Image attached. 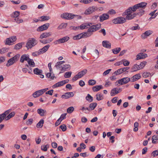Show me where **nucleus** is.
I'll use <instances>...</instances> for the list:
<instances>
[{
	"mask_svg": "<svg viewBox=\"0 0 158 158\" xmlns=\"http://www.w3.org/2000/svg\"><path fill=\"white\" fill-rule=\"evenodd\" d=\"M147 4L146 2H141L129 7L124 12L126 15L125 18L126 20H131L137 15L140 17L142 16L144 14V9Z\"/></svg>",
	"mask_w": 158,
	"mask_h": 158,
	"instance_id": "obj_1",
	"label": "nucleus"
},
{
	"mask_svg": "<svg viewBox=\"0 0 158 158\" xmlns=\"http://www.w3.org/2000/svg\"><path fill=\"white\" fill-rule=\"evenodd\" d=\"M61 17L62 18L69 20L75 17H76L78 19H80L81 18V16H80L76 15L73 14L68 13L62 14L61 15Z\"/></svg>",
	"mask_w": 158,
	"mask_h": 158,
	"instance_id": "obj_2",
	"label": "nucleus"
},
{
	"mask_svg": "<svg viewBox=\"0 0 158 158\" xmlns=\"http://www.w3.org/2000/svg\"><path fill=\"white\" fill-rule=\"evenodd\" d=\"M20 56V55L19 54H17L13 57L10 58L8 60L6 66L7 67H9L13 64L14 63L17 61Z\"/></svg>",
	"mask_w": 158,
	"mask_h": 158,
	"instance_id": "obj_3",
	"label": "nucleus"
},
{
	"mask_svg": "<svg viewBox=\"0 0 158 158\" xmlns=\"http://www.w3.org/2000/svg\"><path fill=\"white\" fill-rule=\"evenodd\" d=\"M37 44V41L34 38H30L27 42L26 47L27 49L31 48Z\"/></svg>",
	"mask_w": 158,
	"mask_h": 158,
	"instance_id": "obj_4",
	"label": "nucleus"
},
{
	"mask_svg": "<svg viewBox=\"0 0 158 158\" xmlns=\"http://www.w3.org/2000/svg\"><path fill=\"white\" fill-rule=\"evenodd\" d=\"M93 23L92 25L89 26V28L88 29V32L93 33L98 30L101 27V24L100 23H98L95 25H93Z\"/></svg>",
	"mask_w": 158,
	"mask_h": 158,
	"instance_id": "obj_5",
	"label": "nucleus"
},
{
	"mask_svg": "<svg viewBox=\"0 0 158 158\" xmlns=\"http://www.w3.org/2000/svg\"><path fill=\"white\" fill-rule=\"evenodd\" d=\"M126 22L125 18L123 17H118L112 20L113 23L115 24H123Z\"/></svg>",
	"mask_w": 158,
	"mask_h": 158,
	"instance_id": "obj_6",
	"label": "nucleus"
},
{
	"mask_svg": "<svg viewBox=\"0 0 158 158\" xmlns=\"http://www.w3.org/2000/svg\"><path fill=\"white\" fill-rule=\"evenodd\" d=\"M69 38L67 36H65L62 38L54 42L55 44H57L65 43L69 40Z\"/></svg>",
	"mask_w": 158,
	"mask_h": 158,
	"instance_id": "obj_7",
	"label": "nucleus"
},
{
	"mask_svg": "<svg viewBox=\"0 0 158 158\" xmlns=\"http://www.w3.org/2000/svg\"><path fill=\"white\" fill-rule=\"evenodd\" d=\"M16 39V36H11L7 38L6 40L5 44L10 45L12 43L15 42Z\"/></svg>",
	"mask_w": 158,
	"mask_h": 158,
	"instance_id": "obj_8",
	"label": "nucleus"
},
{
	"mask_svg": "<svg viewBox=\"0 0 158 158\" xmlns=\"http://www.w3.org/2000/svg\"><path fill=\"white\" fill-rule=\"evenodd\" d=\"M33 72L35 74L39 75L40 78H43L44 77V75L42 74L43 71L41 69L38 68H35L33 70Z\"/></svg>",
	"mask_w": 158,
	"mask_h": 158,
	"instance_id": "obj_9",
	"label": "nucleus"
},
{
	"mask_svg": "<svg viewBox=\"0 0 158 158\" xmlns=\"http://www.w3.org/2000/svg\"><path fill=\"white\" fill-rule=\"evenodd\" d=\"M130 81V79L128 77L122 78L118 80L119 84L121 85L125 84Z\"/></svg>",
	"mask_w": 158,
	"mask_h": 158,
	"instance_id": "obj_10",
	"label": "nucleus"
},
{
	"mask_svg": "<svg viewBox=\"0 0 158 158\" xmlns=\"http://www.w3.org/2000/svg\"><path fill=\"white\" fill-rule=\"evenodd\" d=\"M49 26V23L45 24L40 27H39L37 29V31H42L47 30Z\"/></svg>",
	"mask_w": 158,
	"mask_h": 158,
	"instance_id": "obj_11",
	"label": "nucleus"
},
{
	"mask_svg": "<svg viewBox=\"0 0 158 158\" xmlns=\"http://www.w3.org/2000/svg\"><path fill=\"white\" fill-rule=\"evenodd\" d=\"M96 10V7L93 6L87 9L85 12L86 15H89L94 12Z\"/></svg>",
	"mask_w": 158,
	"mask_h": 158,
	"instance_id": "obj_12",
	"label": "nucleus"
},
{
	"mask_svg": "<svg viewBox=\"0 0 158 158\" xmlns=\"http://www.w3.org/2000/svg\"><path fill=\"white\" fill-rule=\"evenodd\" d=\"M74 94L73 92H67L61 96L62 98L67 99L73 96Z\"/></svg>",
	"mask_w": 158,
	"mask_h": 158,
	"instance_id": "obj_13",
	"label": "nucleus"
},
{
	"mask_svg": "<svg viewBox=\"0 0 158 158\" xmlns=\"http://www.w3.org/2000/svg\"><path fill=\"white\" fill-rule=\"evenodd\" d=\"M148 56L147 54L146 53H139L136 55V60L143 59L146 58Z\"/></svg>",
	"mask_w": 158,
	"mask_h": 158,
	"instance_id": "obj_14",
	"label": "nucleus"
},
{
	"mask_svg": "<svg viewBox=\"0 0 158 158\" xmlns=\"http://www.w3.org/2000/svg\"><path fill=\"white\" fill-rule=\"evenodd\" d=\"M141 77L140 74L138 73L134 75L131 78V82H134L139 79Z\"/></svg>",
	"mask_w": 158,
	"mask_h": 158,
	"instance_id": "obj_15",
	"label": "nucleus"
},
{
	"mask_svg": "<svg viewBox=\"0 0 158 158\" xmlns=\"http://www.w3.org/2000/svg\"><path fill=\"white\" fill-rule=\"evenodd\" d=\"M43 94L44 93L42 90H40L35 92L33 94V96L35 98H36L41 95Z\"/></svg>",
	"mask_w": 158,
	"mask_h": 158,
	"instance_id": "obj_16",
	"label": "nucleus"
},
{
	"mask_svg": "<svg viewBox=\"0 0 158 158\" xmlns=\"http://www.w3.org/2000/svg\"><path fill=\"white\" fill-rule=\"evenodd\" d=\"M119 91H122V89L121 88H114L111 90L110 93L111 95V96H113L115 94H118L119 92Z\"/></svg>",
	"mask_w": 158,
	"mask_h": 158,
	"instance_id": "obj_17",
	"label": "nucleus"
},
{
	"mask_svg": "<svg viewBox=\"0 0 158 158\" xmlns=\"http://www.w3.org/2000/svg\"><path fill=\"white\" fill-rule=\"evenodd\" d=\"M29 59V56L26 54H23L22 55L20 58V61L21 63H23L25 60L27 61Z\"/></svg>",
	"mask_w": 158,
	"mask_h": 158,
	"instance_id": "obj_18",
	"label": "nucleus"
},
{
	"mask_svg": "<svg viewBox=\"0 0 158 158\" xmlns=\"http://www.w3.org/2000/svg\"><path fill=\"white\" fill-rule=\"evenodd\" d=\"M50 47V45L49 44L47 45L44 47L40 49L39 51V53L40 54L46 52L48 48Z\"/></svg>",
	"mask_w": 158,
	"mask_h": 158,
	"instance_id": "obj_19",
	"label": "nucleus"
},
{
	"mask_svg": "<svg viewBox=\"0 0 158 158\" xmlns=\"http://www.w3.org/2000/svg\"><path fill=\"white\" fill-rule=\"evenodd\" d=\"M102 45L103 47L106 48H110L111 44L109 41L105 40L103 41Z\"/></svg>",
	"mask_w": 158,
	"mask_h": 158,
	"instance_id": "obj_20",
	"label": "nucleus"
},
{
	"mask_svg": "<svg viewBox=\"0 0 158 158\" xmlns=\"http://www.w3.org/2000/svg\"><path fill=\"white\" fill-rule=\"evenodd\" d=\"M92 24L93 23H88V24L86 23H84L81 25L79 27L81 29H84L88 28L87 26H90L91 25H92Z\"/></svg>",
	"mask_w": 158,
	"mask_h": 158,
	"instance_id": "obj_21",
	"label": "nucleus"
},
{
	"mask_svg": "<svg viewBox=\"0 0 158 158\" xmlns=\"http://www.w3.org/2000/svg\"><path fill=\"white\" fill-rule=\"evenodd\" d=\"M109 18V15L107 14H104L100 16V21L102 22L108 19Z\"/></svg>",
	"mask_w": 158,
	"mask_h": 158,
	"instance_id": "obj_22",
	"label": "nucleus"
},
{
	"mask_svg": "<svg viewBox=\"0 0 158 158\" xmlns=\"http://www.w3.org/2000/svg\"><path fill=\"white\" fill-rule=\"evenodd\" d=\"M70 68L71 66L69 64H65L62 67L61 70L63 72L64 71L70 70Z\"/></svg>",
	"mask_w": 158,
	"mask_h": 158,
	"instance_id": "obj_23",
	"label": "nucleus"
},
{
	"mask_svg": "<svg viewBox=\"0 0 158 158\" xmlns=\"http://www.w3.org/2000/svg\"><path fill=\"white\" fill-rule=\"evenodd\" d=\"M52 34L51 32H45L41 34L40 36V38L42 39L50 36Z\"/></svg>",
	"mask_w": 158,
	"mask_h": 158,
	"instance_id": "obj_24",
	"label": "nucleus"
},
{
	"mask_svg": "<svg viewBox=\"0 0 158 158\" xmlns=\"http://www.w3.org/2000/svg\"><path fill=\"white\" fill-rule=\"evenodd\" d=\"M37 112L41 116H44V114L47 113L46 110L41 108L38 109L37 110Z\"/></svg>",
	"mask_w": 158,
	"mask_h": 158,
	"instance_id": "obj_25",
	"label": "nucleus"
},
{
	"mask_svg": "<svg viewBox=\"0 0 158 158\" xmlns=\"http://www.w3.org/2000/svg\"><path fill=\"white\" fill-rule=\"evenodd\" d=\"M140 69L139 66L137 64H134L131 68V72H133L139 70Z\"/></svg>",
	"mask_w": 158,
	"mask_h": 158,
	"instance_id": "obj_26",
	"label": "nucleus"
},
{
	"mask_svg": "<svg viewBox=\"0 0 158 158\" xmlns=\"http://www.w3.org/2000/svg\"><path fill=\"white\" fill-rule=\"evenodd\" d=\"M103 88L102 85H96L92 88V89L94 92H97Z\"/></svg>",
	"mask_w": 158,
	"mask_h": 158,
	"instance_id": "obj_27",
	"label": "nucleus"
},
{
	"mask_svg": "<svg viewBox=\"0 0 158 158\" xmlns=\"http://www.w3.org/2000/svg\"><path fill=\"white\" fill-rule=\"evenodd\" d=\"M83 33H80L77 35L73 37V39L74 40H79L81 38H84Z\"/></svg>",
	"mask_w": 158,
	"mask_h": 158,
	"instance_id": "obj_28",
	"label": "nucleus"
},
{
	"mask_svg": "<svg viewBox=\"0 0 158 158\" xmlns=\"http://www.w3.org/2000/svg\"><path fill=\"white\" fill-rule=\"evenodd\" d=\"M63 83L64 82L63 81L58 82L57 83L53 85L52 86V87L53 88H55L58 87L62 86L64 85Z\"/></svg>",
	"mask_w": 158,
	"mask_h": 158,
	"instance_id": "obj_29",
	"label": "nucleus"
},
{
	"mask_svg": "<svg viewBox=\"0 0 158 158\" xmlns=\"http://www.w3.org/2000/svg\"><path fill=\"white\" fill-rule=\"evenodd\" d=\"M151 34L150 31H148L143 34L141 35V37L143 39L146 38L147 36H149Z\"/></svg>",
	"mask_w": 158,
	"mask_h": 158,
	"instance_id": "obj_30",
	"label": "nucleus"
},
{
	"mask_svg": "<svg viewBox=\"0 0 158 158\" xmlns=\"http://www.w3.org/2000/svg\"><path fill=\"white\" fill-rule=\"evenodd\" d=\"M44 123V120L43 119H41L36 124V127L38 128H41L43 127Z\"/></svg>",
	"mask_w": 158,
	"mask_h": 158,
	"instance_id": "obj_31",
	"label": "nucleus"
},
{
	"mask_svg": "<svg viewBox=\"0 0 158 158\" xmlns=\"http://www.w3.org/2000/svg\"><path fill=\"white\" fill-rule=\"evenodd\" d=\"M52 40V38H49L46 40H40V42L43 44H46L50 43Z\"/></svg>",
	"mask_w": 158,
	"mask_h": 158,
	"instance_id": "obj_32",
	"label": "nucleus"
},
{
	"mask_svg": "<svg viewBox=\"0 0 158 158\" xmlns=\"http://www.w3.org/2000/svg\"><path fill=\"white\" fill-rule=\"evenodd\" d=\"M53 73V72H50L48 73H47L46 74V76L48 78H50L52 80H53L54 79V78L55 77V76H54V74H52V73Z\"/></svg>",
	"mask_w": 158,
	"mask_h": 158,
	"instance_id": "obj_33",
	"label": "nucleus"
},
{
	"mask_svg": "<svg viewBox=\"0 0 158 158\" xmlns=\"http://www.w3.org/2000/svg\"><path fill=\"white\" fill-rule=\"evenodd\" d=\"M152 142L153 143H157V141L158 140V135H154L152 137Z\"/></svg>",
	"mask_w": 158,
	"mask_h": 158,
	"instance_id": "obj_34",
	"label": "nucleus"
},
{
	"mask_svg": "<svg viewBox=\"0 0 158 158\" xmlns=\"http://www.w3.org/2000/svg\"><path fill=\"white\" fill-rule=\"evenodd\" d=\"M97 105V103L96 102H94L90 103L89 106V108L90 110H94Z\"/></svg>",
	"mask_w": 158,
	"mask_h": 158,
	"instance_id": "obj_35",
	"label": "nucleus"
},
{
	"mask_svg": "<svg viewBox=\"0 0 158 158\" xmlns=\"http://www.w3.org/2000/svg\"><path fill=\"white\" fill-rule=\"evenodd\" d=\"M27 63L29 65L31 66V67H35V64L33 60L29 58L27 61Z\"/></svg>",
	"mask_w": 158,
	"mask_h": 158,
	"instance_id": "obj_36",
	"label": "nucleus"
},
{
	"mask_svg": "<svg viewBox=\"0 0 158 158\" xmlns=\"http://www.w3.org/2000/svg\"><path fill=\"white\" fill-rule=\"evenodd\" d=\"M15 114V112H12L6 118V120H8L12 117H14Z\"/></svg>",
	"mask_w": 158,
	"mask_h": 158,
	"instance_id": "obj_37",
	"label": "nucleus"
},
{
	"mask_svg": "<svg viewBox=\"0 0 158 158\" xmlns=\"http://www.w3.org/2000/svg\"><path fill=\"white\" fill-rule=\"evenodd\" d=\"M86 99L89 102H90L93 101V98L89 94H88L85 97Z\"/></svg>",
	"mask_w": 158,
	"mask_h": 158,
	"instance_id": "obj_38",
	"label": "nucleus"
},
{
	"mask_svg": "<svg viewBox=\"0 0 158 158\" xmlns=\"http://www.w3.org/2000/svg\"><path fill=\"white\" fill-rule=\"evenodd\" d=\"M40 18L41 19L40 20L41 21H47L48 20L50 19V17L48 16H42L40 17Z\"/></svg>",
	"mask_w": 158,
	"mask_h": 158,
	"instance_id": "obj_39",
	"label": "nucleus"
},
{
	"mask_svg": "<svg viewBox=\"0 0 158 158\" xmlns=\"http://www.w3.org/2000/svg\"><path fill=\"white\" fill-rule=\"evenodd\" d=\"M151 76V74L149 72H145L142 75V76L144 78H147L148 77Z\"/></svg>",
	"mask_w": 158,
	"mask_h": 158,
	"instance_id": "obj_40",
	"label": "nucleus"
},
{
	"mask_svg": "<svg viewBox=\"0 0 158 158\" xmlns=\"http://www.w3.org/2000/svg\"><path fill=\"white\" fill-rule=\"evenodd\" d=\"M87 72V70L86 69H84L79 72L78 73L81 78Z\"/></svg>",
	"mask_w": 158,
	"mask_h": 158,
	"instance_id": "obj_41",
	"label": "nucleus"
},
{
	"mask_svg": "<svg viewBox=\"0 0 158 158\" xmlns=\"http://www.w3.org/2000/svg\"><path fill=\"white\" fill-rule=\"evenodd\" d=\"M20 13L19 11H15L11 15V17L15 18L18 17Z\"/></svg>",
	"mask_w": 158,
	"mask_h": 158,
	"instance_id": "obj_42",
	"label": "nucleus"
},
{
	"mask_svg": "<svg viewBox=\"0 0 158 158\" xmlns=\"http://www.w3.org/2000/svg\"><path fill=\"white\" fill-rule=\"evenodd\" d=\"M92 34V33L91 32H88V30L86 32L83 33L84 38H87L90 36Z\"/></svg>",
	"mask_w": 158,
	"mask_h": 158,
	"instance_id": "obj_43",
	"label": "nucleus"
},
{
	"mask_svg": "<svg viewBox=\"0 0 158 158\" xmlns=\"http://www.w3.org/2000/svg\"><path fill=\"white\" fill-rule=\"evenodd\" d=\"M123 72L121 68L118 69L117 71L114 72L113 74V75H118L121 73H123Z\"/></svg>",
	"mask_w": 158,
	"mask_h": 158,
	"instance_id": "obj_44",
	"label": "nucleus"
},
{
	"mask_svg": "<svg viewBox=\"0 0 158 158\" xmlns=\"http://www.w3.org/2000/svg\"><path fill=\"white\" fill-rule=\"evenodd\" d=\"M121 50L120 48H117L115 49H113L112 51L113 52L114 54H117Z\"/></svg>",
	"mask_w": 158,
	"mask_h": 158,
	"instance_id": "obj_45",
	"label": "nucleus"
},
{
	"mask_svg": "<svg viewBox=\"0 0 158 158\" xmlns=\"http://www.w3.org/2000/svg\"><path fill=\"white\" fill-rule=\"evenodd\" d=\"M147 63L146 61H143L141 62L140 64L139 65V66L140 69H143L146 64Z\"/></svg>",
	"mask_w": 158,
	"mask_h": 158,
	"instance_id": "obj_46",
	"label": "nucleus"
},
{
	"mask_svg": "<svg viewBox=\"0 0 158 158\" xmlns=\"http://www.w3.org/2000/svg\"><path fill=\"white\" fill-rule=\"evenodd\" d=\"M22 47V44L21 43H19L16 44L14 47V49H19L21 48Z\"/></svg>",
	"mask_w": 158,
	"mask_h": 158,
	"instance_id": "obj_47",
	"label": "nucleus"
},
{
	"mask_svg": "<svg viewBox=\"0 0 158 158\" xmlns=\"http://www.w3.org/2000/svg\"><path fill=\"white\" fill-rule=\"evenodd\" d=\"M67 25V23H62L58 27V28L60 29L64 28L66 27Z\"/></svg>",
	"mask_w": 158,
	"mask_h": 158,
	"instance_id": "obj_48",
	"label": "nucleus"
},
{
	"mask_svg": "<svg viewBox=\"0 0 158 158\" xmlns=\"http://www.w3.org/2000/svg\"><path fill=\"white\" fill-rule=\"evenodd\" d=\"M89 85H93L96 83V81L94 80H90L88 82Z\"/></svg>",
	"mask_w": 158,
	"mask_h": 158,
	"instance_id": "obj_49",
	"label": "nucleus"
},
{
	"mask_svg": "<svg viewBox=\"0 0 158 158\" xmlns=\"http://www.w3.org/2000/svg\"><path fill=\"white\" fill-rule=\"evenodd\" d=\"M74 110V109L73 107L70 106L67 109V112L68 113H71Z\"/></svg>",
	"mask_w": 158,
	"mask_h": 158,
	"instance_id": "obj_50",
	"label": "nucleus"
},
{
	"mask_svg": "<svg viewBox=\"0 0 158 158\" xmlns=\"http://www.w3.org/2000/svg\"><path fill=\"white\" fill-rule=\"evenodd\" d=\"M49 147V145L46 144V145H43L41 147V149L42 150L44 151H46L47 150V148Z\"/></svg>",
	"mask_w": 158,
	"mask_h": 158,
	"instance_id": "obj_51",
	"label": "nucleus"
},
{
	"mask_svg": "<svg viewBox=\"0 0 158 158\" xmlns=\"http://www.w3.org/2000/svg\"><path fill=\"white\" fill-rule=\"evenodd\" d=\"M72 74V72H66L65 73L64 77L65 78H68L71 77Z\"/></svg>",
	"mask_w": 158,
	"mask_h": 158,
	"instance_id": "obj_52",
	"label": "nucleus"
},
{
	"mask_svg": "<svg viewBox=\"0 0 158 158\" xmlns=\"http://www.w3.org/2000/svg\"><path fill=\"white\" fill-rule=\"evenodd\" d=\"M96 99L98 100H100L103 99V97L102 95L99 93H98L96 94Z\"/></svg>",
	"mask_w": 158,
	"mask_h": 158,
	"instance_id": "obj_53",
	"label": "nucleus"
},
{
	"mask_svg": "<svg viewBox=\"0 0 158 158\" xmlns=\"http://www.w3.org/2000/svg\"><path fill=\"white\" fill-rule=\"evenodd\" d=\"M93 1V0H81L80 2L84 4H88Z\"/></svg>",
	"mask_w": 158,
	"mask_h": 158,
	"instance_id": "obj_54",
	"label": "nucleus"
},
{
	"mask_svg": "<svg viewBox=\"0 0 158 158\" xmlns=\"http://www.w3.org/2000/svg\"><path fill=\"white\" fill-rule=\"evenodd\" d=\"M8 51V49L6 48H4L0 50V53L3 54Z\"/></svg>",
	"mask_w": 158,
	"mask_h": 158,
	"instance_id": "obj_55",
	"label": "nucleus"
},
{
	"mask_svg": "<svg viewBox=\"0 0 158 158\" xmlns=\"http://www.w3.org/2000/svg\"><path fill=\"white\" fill-rule=\"evenodd\" d=\"M15 20L18 23H22L23 22V19H19L18 17L15 18Z\"/></svg>",
	"mask_w": 158,
	"mask_h": 158,
	"instance_id": "obj_56",
	"label": "nucleus"
},
{
	"mask_svg": "<svg viewBox=\"0 0 158 158\" xmlns=\"http://www.w3.org/2000/svg\"><path fill=\"white\" fill-rule=\"evenodd\" d=\"M152 155L153 157L157 156L158 155V151L156 150L153 151L152 153Z\"/></svg>",
	"mask_w": 158,
	"mask_h": 158,
	"instance_id": "obj_57",
	"label": "nucleus"
},
{
	"mask_svg": "<svg viewBox=\"0 0 158 158\" xmlns=\"http://www.w3.org/2000/svg\"><path fill=\"white\" fill-rule=\"evenodd\" d=\"M140 28V27H139L138 24H136V26H133L130 29L132 30H136L137 29H139Z\"/></svg>",
	"mask_w": 158,
	"mask_h": 158,
	"instance_id": "obj_58",
	"label": "nucleus"
},
{
	"mask_svg": "<svg viewBox=\"0 0 158 158\" xmlns=\"http://www.w3.org/2000/svg\"><path fill=\"white\" fill-rule=\"evenodd\" d=\"M81 77H80L78 73L77 75H75V77H74L72 79V81H76L78 78H80Z\"/></svg>",
	"mask_w": 158,
	"mask_h": 158,
	"instance_id": "obj_59",
	"label": "nucleus"
},
{
	"mask_svg": "<svg viewBox=\"0 0 158 158\" xmlns=\"http://www.w3.org/2000/svg\"><path fill=\"white\" fill-rule=\"evenodd\" d=\"M60 128L62 129L63 131L66 130V127L65 124H63L60 126Z\"/></svg>",
	"mask_w": 158,
	"mask_h": 158,
	"instance_id": "obj_60",
	"label": "nucleus"
},
{
	"mask_svg": "<svg viewBox=\"0 0 158 158\" xmlns=\"http://www.w3.org/2000/svg\"><path fill=\"white\" fill-rule=\"evenodd\" d=\"M33 121L32 119L30 118L27 121L26 123L27 125H30L32 123Z\"/></svg>",
	"mask_w": 158,
	"mask_h": 158,
	"instance_id": "obj_61",
	"label": "nucleus"
},
{
	"mask_svg": "<svg viewBox=\"0 0 158 158\" xmlns=\"http://www.w3.org/2000/svg\"><path fill=\"white\" fill-rule=\"evenodd\" d=\"M116 13L115 10L113 9H111L108 12V13L110 15H114Z\"/></svg>",
	"mask_w": 158,
	"mask_h": 158,
	"instance_id": "obj_62",
	"label": "nucleus"
},
{
	"mask_svg": "<svg viewBox=\"0 0 158 158\" xmlns=\"http://www.w3.org/2000/svg\"><path fill=\"white\" fill-rule=\"evenodd\" d=\"M111 71V69H108L106 70L103 73V76H106V75L108 74Z\"/></svg>",
	"mask_w": 158,
	"mask_h": 158,
	"instance_id": "obj_63",
	"label": "nucleus"
},
{
	"mask_svg": "<svg viewBox=\"0 0 158 158\" xmlns=\"http://www.w3.org/2000/svg\"><path fill=\"white\" fill-rule=\"evenodd\" d=\"M67 114H62L59 118H60V121H61L63 119H64L65 117Z\"/></svg>",
	"mask_w": 158,
	"mask_h": 158,
	"instance_id": "obj_64",
	"label": "nucleus"
}]
</instances>
